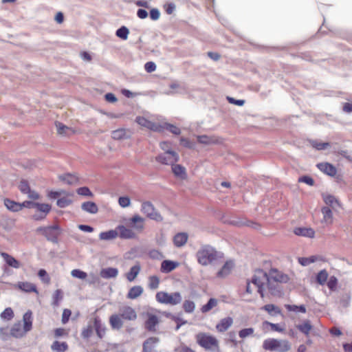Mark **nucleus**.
<instances>
[{"label": "nucleus", "mask_w": 352, "mask_h": 352, "mask_svg": "<svg viewBox=\"0 0 352 352\" xmlns=\"http://www.w3.org/2000/svg\"><path fill=\"white\" fill-rule=\"evenodd\" d=\"M136 122L142 126L146 127L153 131L162 132L164 130V126L162 124H158L152 121L146 119L144 117H137L135 120Z\"/></svg>", "instance_id": "9"}, {"label": "nucleus", "mask_w": 352, "mask_h": 352, "mask_svg": "<svg viewBox=\"0 0 352 352\" xmlns=\"http://www.w3.org/2000/svg\"><path fill=\"white\" fill-rule=\"evenodd\" d=\"M254 332V329L252 327L242 329L239 331V336L241 338H245L248 336H252Z\"/></svg>", "instance_id": "56"}, {"label": "nucleus", "mask_w": 352, "mask_h": 352, "mask_svg": "<svg viewBox=\"0 0 352 352\" xmlns=\"http://www.w3.org/2000/svg\"><path fill=\"white\" fill-rule=\"evenodd\" d=\"M81 208L83 211L92 214H96L98 211V206L93 201L83 202Z\"/></svg>", "instance_id": "31"}, {"label": "nucleus", "mask_w": 352, "mask_h": 352, "mask_svg": "<svg viewBox=\"0 0 352 352\" xmlns=\"http://www.w3.org/2000/svg\"><path fill=\"white\" fill-rule=\"evenodd\" d=\"M196 257L200 265L207 266L218 258L219 252L211 245H203L197 250Z\"/></svg>", "instance_id": "2"}, {"label": "nucleus", "mask_w": 352, "mask_h": 352, "mask_svg": "<svg viewBox=\"0 0 352 352\" xmlns=\"http://www.w3.org/2000/svg\"><path fill=\"white\" fill-rule=\"evenodd\" d=\"M179 263L176 261L164 260L161 263V272L163 273H169L174 270Z\"/></svg>", "instance_id": "25"}, {"label": "nucleus", "mask_w": 352, "mask_h": 352, "mask_svg": "<svg viewBox=\"0 0 352 352\" xmlns=\"http://www.w3.org/2000/svg\"><path fill=\"white\" fill-rule=\"evenodd\" d=\"M93 333V327L91 325H88L86 328H85L82 331V337L85 339H88L91 336Z\"/></svg>", "instance_id": "63"}, {"label": "nucleus", "mask_w": 352, "mask_h": 352, "mask_svg": "<svg viewBox=\"0 0 352 352\" xmlns=\"http://www.w3.org/2000/svg\"><path fill=\"white\" fill-rule=\"evenodd\" d=\"M58 179L63 183L68 185H75L78 184L79 179L76 175L72 173L60 175L58 176Z\"/></svg>", "instance_id": "21"}, {"label": "nucleus", "mask_w": 352, "mask_h": 352, "mask_svg": "<svg viewBox=\"0 0 352 352\" xmlns=\"http://www.w3.org/2000/svg\"><path fill=\"white\" fill-rule=\"evenodd\" d=\"M59 229L58 226H52L47 227L44 236L48 241L56 243L58 242V233L56 232Z\"/></svg>", "instance_id": "12"}, {"label": "nucleus", "mask_w": 352, "mask_h": 352, "mask_svg": "<svg viewBox=\"0 0 352 352\" xmlns=\"http://www.w3.org/2000/svg\"><path fill=\"white\" fill-rule=\"evenodd\" d=\"M160 340L156 337H151L143 343V352H153Z\"/></svg>", "instance_id": "16"}, {"label": "nucleus", "mask_w": 352, "mask_h": 352, "mask_svg": "<svg viewBox=\"0 0 352 352\" xmlns=\"http://www.w3.org/2000/svg\"><path fill=\"white\" fill-rule=\"evenodd\" d=\"M41 213L47 215L51 210V206L48 204H40L36 202L35 207Z\"/></svg>", "instance_id": "47"}, {"label": "nucleus", "mask_w": 352, "mask_h": 352, "mask_svg": "<svg viewBox=\"0 0 352 352\" xmlns=\"http://www.w3.org/2000/svg\"><path fill=\"white\" fill-rule=\"evenodd\" d=\"M77 193L82 196L93 197V193L88 187L83 186L78 188L76 190Z\"/></svg>", "instance_id": "60"}, {"label": "nucleus", "mask_w": 352, "mask_h": 352, "mask_svg": "<svg viewBox=\"0 0 352 352\" xmlns=\"http://www.w3.org/2000/svg\"><path fill=\"white\" fill-rule=\"evenodd\" d=\"M338 279L334 276H330V278L328 279V281H327V285L331 291H334L336 289Z\"/></svg>", "instance_id": "62"}, {"label": "nucleus", "mask_w": 352, "mask_h": 352, "mask_svg": "<svg viewBox=\"0 0 352 352\" xmlns=\"http://www.w3.org/2000/svg\"><path fill=\"white\" fill-rule=\"evenodd\" d=\"M140 210L142 213L151 220L162 222L164 219L160 212L149 201H144L142 202Z\"/></svg>", "instance_id": "6"}, {"label": "nucleus", "mask_w": 352, "mask_h": 352, "mask_svg": "<svg viewBox=\"0 0 352 352\" xmlns=\"http://www.w3.org/2000/svg\"><path fill=\"white\" fill-rule=\"evenodd\" d=\"M94 327L98 338H102L105 334V327L98 316L94 318Z\"/></svg>", "instance_id": "23"}, {"label": "nucleus", "mask_w": 352, "mask_h": 352, "mask_svg": "<svg viewBox=\"0 0 352 352\" xmlns=\"http://www.w3.org/2000/svg\"><path fill=\"white\" fill-rule=\"evenodd\" d=\"M197 342L206 349H211L217 346V340L210 335L204 333H199L196 336Z\"/></svg>", "instance_id": "7"}, {"label": "nucleus", "mask_w": 352, "mask_h": 352, "mask_svg": "<svg viewBox=\"0 0 352 352\" xmlns=\"http://www.w3.org/2000/svg\"><path fill=\"white\" fill-rule=\"evenodd\" d=\"M117 230L120 237L122 239H131L136 237V234L133 230L125 227L124 226H118L117 227Z\"/></svg>", "instance_id": "13"}, {"label": "nucleus", "mask_w": 352, "mask_h": 352, "mask_svg": "<svg viewBox=\"0 0 352 352\" xmlns=\"http://www.w3.org/2000/svg\"><path fill=\"white\" fill-rule=\"evenodd\" d=\"M4 206L11 212H19L21 210V205L19 202L11 200L8 198L4 199Z\"/></svg>", "instance_id": "33"}, {"label": "nucleus", "mask_w": 352, "mask_h": 352, "mask_svg": "<svg viewBox=\"0 0 352 352\" xmlns=\"http://www.w3.org/2000/svg\"><path fill=\"white\" fill-rule=\"evenodd\" d=\"M317 167L320 171L331 177L335 176L337 173L336 167L327 162L319 163L317 164Z\"/></svg>", "instance_id": "14"}, {"label": "nucleus", "mask_w": 352, "mask_h": 352, "mask_svg": "<svg viewBox=\"0 0 352 352\" xmlns=\"http://www.w3.org/2000/svg\"><path fill=\"white\" fill-rule=\"evenodd\" d=\"M129 31L125 26H122L116 30V35L123 40H126Z\"/></svg>", "instance_id": "51"}, {"label": "nucleus", "mask_w": 352, "mask_h": 352, "mask_svg": "<svg viewBox=\"0 0 352 352\" xmlns=\"http://www.w3.org/2000/svg\"><path fill=\"white\" fill-rule=\"evenodd\" d=\"M143 291L144 289L142 286H133L129 289L127 294V298L129 299H135L142 294Z\"/></svg>", "instance_id": "35"}, {"label": "nucleus", "mask_w": 352, "mask_h": 352, "mask_svg": "<svg viewBox=\"0 0 352 352\" xmlns=\"http://www.w3.org/2000/svg\"><path fill=\"white\" fill-rule=\"evenodd\" d=\"M71 275L74 278H77L81 280L85 279L87 276L86 272L78 269L73 270L71 272Z\"/></svg>", "instance_id": "57"}, {"label": "nucleus", "mask_w": 352, "mask_h": 352, "mask_svg": "<svg viewBox=\"0 0 352 352\" xmlns=\"http://www.w3.org/2000/svg\"><path fill=\"white\" fill-rule=\"evenodd\" d=\"M292 348L291 343L283 339L267 338L263 342V349L274 352H287Z\"/></svg>", "instance_id": "3"}, {"label": "nucleus", "mask_w": 352, "mask_h": 352, "mask_svg": "<svg viewBox=\"0 0 352 352\" xmlns=\"http://www.w3.org/2000/svg\"><path fill=\"white\" fill-rule=\"evenodd\" d=\"M162 126H164V129L168 130L170 133L175 134V135H179L181 133V130L177 126L168 124V123H164L162 124Z\"/></svg>", "instance_id": "55"}, {"label": "nucleus", "mask_w": 352, "mask_h": 352, "mask_svg": "<svg viewBox=\"0 0 352 352\" xmlns=\"http://www.w3.org/2000/svg\"><path fill=\"white\" fill-rule=\"evenodd\" d=\"M266 287L272 296H280L281 294V289L278 283H275L273 280H269L266 284Z\"/></svg>", "instance_id": "32"}, {"label": "nucleus", "mask_w": 352, "mask_h": 352, "mask_svg": "<svg viewBox=\"0 0 352 352\" xmlns=\"http://www.w3.org/2000/svg\"><path fill=\"white\" fill-rule=\"evenodd\" d=\"M118 235V232L117 230H111L101 232L99 235V238L100 240L109 241L116 238Z\"/></svg>", "instance_id": "38"}, {"label": "nucleus", "mask_w": 352, "mask_h": 352, "mask_svg": "<svg viewBox=\"0 0 352 352\" xmlns=\"http://www.w3.org/2000/svg\"><path fill=\"white\" fill-rule=\"evenodd\" d=\"M296 328L306 336H308L310 333L311 330L313 328L310 320H305L302 323L296 325Z\"/></svg>", "instance_id": "34"}, {"label": "nucleus", "mask_w": 352, "mask_h": 352, "mask_svg": "<svg viewBox=\"0 0 352 352\" xmlns=\"http://www.w3.org/2000/svg\"><path fill=\"white\" fill-rule=\"evenodd\" d=\"M218 304V300L216 298H210L208 302L203 305L201 308L202 313H207L210 311L212 308L215 307Z\"/></svg>", "instance_id": "43"}, {"label": "nucleus", "mask_w": 352, "mask_h": 352, "mask_svg": "<svg viewBox=\"0 0 352 352\" xmlns=\"http://www.w3.org/2000/svg\"><path fill=\"white\" fill-rule=\"evenodd\" d=\"M285 308L288 311L301 312L303 314L306 313L307 311L306 307L304 305H286Z\"/></svg>", "instance_id": "46"}, {"label": "nucleus", "mask_w": 352, "mask_h": 352, "mask_svg": "<svg viewBox=\"0 0 352 352\" xmlns=\"http://www.w3.org/2000/svg\"><path fill=\"white\" fill-rule=\"evenodd\" d=\"M183 309L186 313L191 314L195 309V304L192 300H186L183 303Z\"/></svg>", "instance_id": "48"}, {"label": "nucleus", "mask_w": 352, "mask_h": 352, "mask_svg": "<svg viewBox=\"0 0 352 352\" xmlns=\"http://www.w3.org/2000/svg\"><path fill=\"white\" fill-rule=\"evenodd\" d=\"M322 198L324 203L332 208H334L336 206H340L338 200L333 195H324Z\"/></svg>", "instance_id": "40"}, {"label": "nucleus", "mask_w": 352, "mask_h": 352, "mask_svg": "<svg viewBox=\"0 0 352 352\" xmlns=\"http://www.w3.org/2000/svg\"><path fill=\"white\" fill-rule=\"evenodd\" d=\"M267 278L269 280L278 283H287L289 280L287 275L278 271L276 269H271L269 274H267Z\"/></svg>", "instance_id": "10"}, {"label": "nucleus", "mask_w": 352, "mask_h": 352, "mask_svg": "<svg viewBox=\"0 0 352 352\" xmlns=\"http://www.w3.org/2000/svg\"><path fill=\"white\" fill-rule=\"evenodd\" d=\"M160 278L156 276H151L148 278V287L151 289H156L159 287Z\"/></svg>", "instance_id": "54"}, {"label": "nucleus", "mask_w": 352, "mask_h": 352, "mask_svg": "<svg viewBox=\"0 0 352 352\" xmlns=\"http://www.w3.org/2000/svg\"><path fill=\"white\" fill-rule=\"evenodd\" d=\"M178 160V154L170 149H168L164 153L160 154L156 157V161L166 165H173Z\"/></svg>", "instance_id": "8"}, {"label": "nucleus", "mask_w": 352, "mask_h": 352, "mask_svg": "<svg viewBox=\"0 0 352 352\" xmlns=\"http://www.w3.org/2000/svg\"><path fill=\"white\" fill-rule=\"evenodd\" d=\"M32 313L26 311L23 316V327L21 322L14 323L10 328V335L15 338H21L25 336L32 328Z\"/></svg>", "instance_id": "1"}, {"label": "nucleus", "mask_w": 352, "mask_h": 352, "mask_svg": "<svg viewBox=\"0 0 352 352\" xmlns=\"http://www.w3.org/2000/svg\"><path fill=\"white\" fill-rule=\"evenodd\" d=\"M188 238V236L187 233L179 232L176 234L173 237L174 245L177 248L182 247L186 243Z\"/></svg>", "instance_id": "28"}, {"label": "nucleus", "mask_w": 352, "mask_h": 352, "mask_svg": "<svg viewBox=\"0 0 352 352\" xmlns=\"http://www.w3.org/2000/svg\"><path fill=\"white\" fill-rule=\"evenodd\" d=\"M159 323V319L157 316L148 314V318L145 322V328L149 331H155V326Z\"/></svg>", "instance_id": "26"}, {"label": "nucleus", "mask_w": 352, "mask_h": 352, "mask_svg": "<svg viewBox=\"0 0 352 352\" xmlns=\"http://www.w3.org/2000/svg\"><path fill=\"white\" fill-rule=\"evenodd\" d=\"M294 232L297 236H305L308 238H314L315 232L310 228H296Z\"/></svg>", "instance_id": "27"}, {"label": "nucleus", "mask_w": 352, "mask_h": 352, "mask_svg": "<svg viewBox=\"0 0 352 352\" xmlns=\"http://www.w3.org/2000/svg\"><path fill=\"white\" fill-rule=\"evenodd\" d=\"M68 195V193L66 191L63 190H56V191L51 190L47 194L49 198L52 199H57L62 195Z\"/></svg>", "instance_id": "58"}, {"label": "nucleus", "mask_w": 352, "mask_h": 352, "mask_svg": "<svg viewBox=\"0 0 352 352\" xmlns=\"http://www.w3.org/2000/svg\"><path fill=\"white\" fill-rule=\"evenodd\" d=\"M197 140L199 143L206 145L211 144L215 142V140H214L213 138L206 135H198Z\"/></svg>", "instance_id": "52"}, {"label": "nucleus", "mask_w": 352, "mask_h": 352, "mask_svg": "<svg viewBox=\"0 0 352 352\" xmlns=\"http://www.w3.org/2000/svg\"><path fill=\"white\" fill-rule=\"evenodd\" d=\"M262 309L266 311L271 316H275L281 314L280 308L273 304H267L262 307Z\"/></svg>", "instance_id": "37"}, {"label": "nucleus", "mask_w": 352, "mask_h": 352, "mask_svg": "<svg viewBox=\"0 0 352 352\" xmlns=\"http://www.w3.org/2000/svg\"><path fill=\"white\" fill-rule=\"evenodd\" d=\"M68 346L65 342L54 341L51 346L52 350L56 352H65Z\"/></svg>", "instance_id": "41"}, {"label": "nucleus", "mask_w": 352, "mask_h": 352, "mask_svg": "<svg viewBox=\"0 0 352 352\" xmlns=\"http://www.w3.org/2000/svg\"><path fill=\"white\" fill-rule=\"evenodd\" d=\"M0 316L1 319L10 320L13 318L14 313L12 309L8 307L4 309V311L1 314Z\"/></svg>", "instance_id": "59"}, {"label": "nucleus", "mask_w": 352, "mask_h": 352, "mask_svg": "<svg viewBox=\"0 0 352 352\" xmlns=\"http://www.w3.org/2000/svg\"><path fill=\"white\" fill-rule=\"evenodd\" d=\"M269 281L267 274L263 270H256L252 277L251 283L257 287V292L262 298H264V290L266 284Z\"/></svg>", "instance_id": "5"}, {"label": "nucleus", "mask_w": 352, "mask_h": 352, "mask_svg": "<svg viewBox=\"0 0 352 352\" xmlns=\"http://www.w3.org/2000/svg\"><path fill=\"white\" fill-rule=\"evenodd\" d=\"M15 287L21 289V291L27 293L34 292L38 294L36 286L29 282H19Z\"/></svg>", "instance_id": "17"}, {"label": "nucleus", "mask_w": 352, "mask_h": 352, "mask_svg": "<svg viewBox=\"0 0 352 352\" xmlns=\"http://www.w3.org/2000/svg\"><path fill=\"white\" fill-rule=\"evenodd\" d=\"M130 135L129 131L123 128L113 131L111 133L112 138L116 140L128 139Z\"/></svg>", "instance_id": "29"}, {"label": "nucleus", "mask_w": 352, "mask_h": 352, "mask_svg": "<svg viewBox=\"0 0 352 352\" xmlns=\"http://www.w3.org/2000/svg\"><path fill=\"white\" fill-rule=\"evenodd\" d=\"M141 270V267L139 264H136L131 267L129 272L126 274V279L129 282H132L135 280L137 276L139 274Z\"/></svg>", "instance_id": "36"}, {"label": "nucleus", "mask_w": 352, "mask_h": 352, "mask_svg": "<svg viewBox=\"0 0 352 352\" xmlns=\"http://www.w3.org/2000/svg\"><path fill=\"white\" fill-rule=\"evenodd\" d=\"M172 166V170L173 173L182 179H184L186 176L185 168L179 164H173Z\"/></svg>", "instance_id": "39"}, {"label": "nucleus", "mask_w": 352, "mask_h": 352, "mask_svg": "<svg viewBox=\"0 0 352 352\" xmlns=\"http://www.w3.org/2000/svg\"><path fill=\"white\" fill-rule=\"evenodd\" d=\"M321 212L322 214L321 222L325 225L332 224L333 217L331 210L327 206H324L321 209Z\"/></svg>", "instance_id": "18"}, {"label": "nucleus", "mask_w": 352, "mask_h": 352, "mask_svg": "<svg viewBox=\"0 0 352 352\" xmlns=\"http://www.w3.org/2000/svg\"><path fill=\"white\" fill-rule=\"evenodd\" d=\"M329 274L326 270H320L316 274V281L320 285H324L328 280Z\"/></svg>", "instance_id": "42"}, {"label": "nucleus", "mask_w": 352, "mask_h": 352, "mask_svg": "<svg viewBox=\"0 0 352 352\" xmlns=\"http://www.w3.org/2000/svg\"><path fill=\"white\" fill-rule=\"evenodd\" d=\"M63 299V292L60 289H56L52 296V305L54 307H58L59 302Z\"/></svg>", "instance_id": "49"}, {"label": "nucleus", "mask_w": 352, "mask_h": 352, "mask_svg": "<svg viewBox=\"0 0 352 352\" xmlns=\"http://www.w3.org/2000/svg\"><path fill=\"white\" fill-rule=\"evenodd\" d=\"M119 314L122 319L126 320H135L137 318L136 311L129 306H122L119 308Z\"/></svg>", "instance_id": "11"}, {"label": "nucleus", "mask_w": 352, "mask_h": 352, "mask_svg": "<svg viewBox=\"0 0 352 352\" xmlns=\"http://www.w3.org/2000/svg\"><path fill=\"white\" fill-rule=\"evenodd\" d=\"M233 324V319L231 317H226L220 320L216 325V329L219 332H225Z\"/></svg>", "instance_id": "20"}, {"label": "nucleus", "mask_w": 352, "mask_h": 352, "mask_svg": "<svg viewBox=\"0 0 352 352\" xmlns=\"http://www.w3.org/2000/svg\"><path fill=\"white\" fill-rule=\"evenodd\" d=\"M1 256L8 266L15 269H19L21 267L20 263L15 258L8 254V253L1 252Z\"/></svg>", "instance_id": "22"}, {"label": "nucleus", "mask_w": 352, "mask_h": 352, "mask_svg": "<svg viewBox=\"0 0 352 352\" xmlns=\"http://www.w3.org/2000/svg\"><path fill=\"white\" fill-rule=\"evenodd\" d=\"M310 144L318 151H323L330 147L329 142H320L318 140H311Z\"/></svg>", "instance_id": "45"}, {"label": "nucleus", "mask_w": 352, "mask_h": 352, "mask_svg": "<svg viewBox=\"0 0 352 352\" xmlns=\"http://www.w3.org/2000/svg\"><path fill=\"white\" fill-rule=\"evenodd\" d=\"M56 127L58 133L60 135H67L72 132V129L58 122H56Z\"/></svg>", "instance_id": "44"}, {"label": "nucleus", "mask_w": 352, "mask_h": 352, "mask_svg": "<svg viewBox=\"0 0 352 352\" xmlns=\"http://www.w3.org/2000/svg\"><path fill=\"white\" fill-rule=\"evenodd\" d=\"M72 203V200L67 197L66 195H63V197L58 198L56 201V205L62 208H66Z\"/></svg>", "instance_id": "50"}, {"label": "nucleus", "mask_w": 352, "mask_h": 352, "mask_svg": "<svg viewBox=\"0 0 352 352\" xmlns=\"http://www.w3.org/2000/svg\"><path fill=\"white\" fill-rule=\"evenodd\" d=\"M118 204L122 208H126L131 205V199L128 196L120 197Z\"/></svg>", "instance_id": "61"}, {"label": "nucleus", "mask_w": 352, "mask_h": 352, "mask_svg": "<svg viewBox=\"0 0 352 352\" xmlns=\"http://www.w3.org/2000/svg\"><path fill=\"white\" fill-rule=\"evenodd\" d=\"M144 219L143 217L135 214L130 219L131 227L138 232H141L144 228Z\"/></svg>", "instance_id": "15"}, {"label": "nucleus", "mask_w": 352, "mask_h": 352, "mask_svg": "<svg viewBox=\"0 0 352 352\" xmlns=\"http://www.w3.org/2000/svg\"><path fill=\"white\" fill-rule=\"evenodd\" d=\"M38 276L41 278L42 281L45 283H48L50 280V278L48 276L47 272L43 269H41L38 271Z\"/></svg>", "instance_id": "64"}, {"label": "nucleus", "mask_w": 352, "mask_h": 352, "mask_svg": "<svg viewBox=\"0 0 352 352\" xmlns=\"http://www.w3.org/2000/svg\"><path fill=\"white\" fill-rule=\"evenodd\" d=\"M156 300L164 305L175 306L180 304L182 301V296L180 292H175L168 293L166 292H158L155 295Z\"/></svg>", "instance_id": "4"}, {"label": "nucleus", "mask_w": 352, "mask_h": 352, "mask_svg": "<svg viewBox=\"0 0 352 352\" xmlns=\"http://www.w3.org/2000/svg\"><path fill=\"white\" fill-rule=\"evenodd\" d=\"M118 274V270L115 267H107L102 269L100 275L102 278L109 279L116 278Z\"/></svg>", "instance_id": "30"}, {"label": "nucleus", "mask_w": 352, "mask_h": 352, "mask_svg": "<svg viewBox=\"0 0 352 352\" xmlns=\"http://www.w3.org/2000/svg\"><path fill=\"white\" fill-rule=\"evenodd\" d=\"M316 256H311L309 257H300L298 258L299 263L302 266H307L311 263H314L316 261Z\"/></svg>", "instance_id": "53"}, {"label": "nucleus", "mask_w": 352, "mask_h": 352, "mask_svg": "<svg viewBox=\"0 0 352 352\" xmlns=\"http://www.w3.org/2000/svg\"><path fill=\"white\" fill-rule=\"evenodd\" d=\"M122 318L118 314H113L109 318V323L113 329L119 330L123 326Z\"/></svg>", "instance_id": "24"}, {"label": "nucleus", "mask_w": 352, "mask_h": 352, "mask_svg": "<svg viewBox=\"0 0 352 352\" xmlns=\"http://www.w3.org/2000/svg\"><path fill=\"white\" fill-rule=\"evenodd\" d=\"M234 264L232 261H226L221 269L217 272V277L225 278L228 276L233 269Z\"/></svg>", "instance_id": "19"}]
</instances>
